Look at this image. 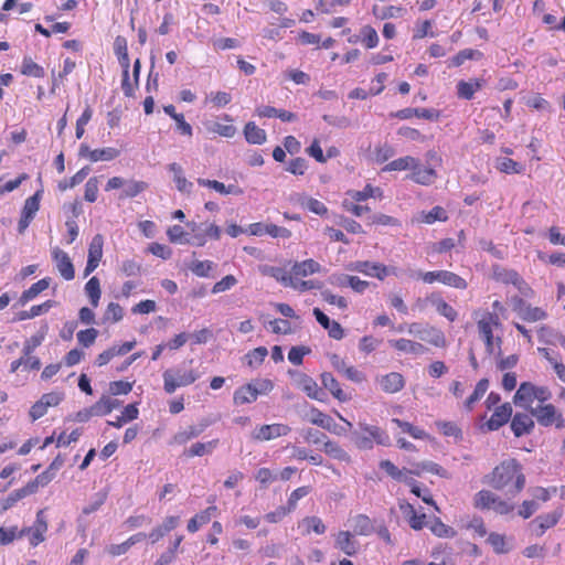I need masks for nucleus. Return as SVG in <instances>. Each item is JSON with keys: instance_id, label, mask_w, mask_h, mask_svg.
Returning <instances> with one entry per match:
<instances>
[{"instance_id": "c9c22d12", "label": "nucleus", "mask_w": 565, "mask_h": 565, "mask_svg": "<svg viewBox=\"0 0 565 565\" xmlns=\"http://www.w3.org/2000/svg\"><path fill=\"white\" fill-rule=\"evenodd\" d=\"M379 466L393 480H396L399 482H406L407 484H408V482H411V479H408V476L412 475L411 473L412 469H407V468L399 469L397 466H395L388 459L381 460Z\"/></svg>"}, {"instance_id": "0e129e2a", "label": "nucleus", "mask_w": 565, "mask_h": 565, "mask_svg": "<svg viewBox=\"0 0 565 565\" xmlns=\"http://www.w3.org/2000/svg\"><path fill=\"white\" fill-rule=\"evenodd\" d=\"M431 533L438 537L452 539L457 532L454 527L445 524L439 518H435L429 525Z\"/></svg>"}, {"instance_id": "423d86ee", "label": "nucleus", "mask_w": 565, "mask_h": 565, "mask_svg": "<svg viewBox=\"0 0 565 565\" xmlns=\"http://www.w3.org/2000/svg\"><path fill=\"white\" fill-rule=\"evenodd\" d=\"M473 505L479 510H493L495 513L507 515L513 512L514 505L490 490H480L473 497Z\"/></svg>"}, {"instance_id": "052dcab7", "label": "nucleus", "mask_w": 565, "mask_h": 565, "mask_svg": "<svg viewBox=\"0 0 565 565\" xmlns=\"http://www.w3.org/2000/svg\"><path fill=\"white\" fill-rule=\"evenodd\" d=\"M495 168L507 174H520L524 171V166L510 158H499Z\"/></svg>"}, {"instance_id": "ddd939ff", "label": "nucleus", "mask_w": 565, "mask_h": 565, "mask_svg": "<svg viewBox=\"0 0 565 565\" xmlns=\"http://www.w3.org/2000/svg\"><path fill=\"white\" fill-rule=\"evenodd\" d=\"M563 516V509L558 508L554 511L536 516L530 522L529 526L535 536H542L547 530L554 527Z\"/></svg>"}, {"instance_id": "79ce46f5", "label": "nucleus", "mask_w": 565, "mask_h": 565, "mask_svg": "<svg viewBox=\"0 0 565 565\" xmlns=\"http://www.w3.org/2000/svg\"><path fill=\"white\" fill-rule=\"evenodd\" d=\"M218 445V439H212L206 443H194L183 451V455L188 458L192 457H202L204 455L211 454Z\"/></svg>"}, {"instance_id": "0eeeda50", "label": "nucleus", "mask_w": 565, "mask_h": 565, "mask_svg": "<svg viewBox=\"0 0 565 565\" xmlns=\"http://www.w3.org/2000/svg\"><path fill=\"white\" fill-rule=\"evenodd\" d=\"M531 415L543 427L554 426L557 429L565 427L563 413L552 403L545 402L531 408Z\"/></svg>"}, {"instance_id": "dca6fc26", "label": "nucleus", "mask_w": 565, "mask_h": 565, "mask_svg": "<svg viewBox=\"0 0 565 565\" xmlns=\"http://www.w3.org/2000/svg\"><path fill=\"white\" fill-rule=\"evenodd\" d=\"M513 310L523 321L526 322L541 321L547 317L546 312L542 308L532 307L530 303H527L521 298H518L514 301Z\"/></svg>"}, {"instance_id": "5fc2aeb1", "label": "nucleus", "mask_w": 565, "mask_h": 565, "mask_svg": "<svg viewBox=\"0 0 565 565\" xmlns=\"http://www.w3.org/2000/svg\"><path fill=\"white\" fill-rule=\"evenodd\" d=\"M372 13L375 18L380 20L393 19L403 17L405 13V9L397 6H387L384 8H379V6H373Z\"/></svg>"}, {"instance_id": "1a4fd4ad", "label": "nucleus", "mask_w": 565, "mask_h": 565, "mask_svg": "<svg viewBox=\"0 0 565 565\" xmlns=\"http://www.w3.org/2000/svg\"><path fill=\"white\" fill-rule=\"evenodd\" d=\"M492 414L487 418V414L480 416L481 429L487 431H495L508 424L512 417V405L509 402L493 408Z\"/></svg>"}, {"instance_id": "412c9836", "label": "nucleus", "mask_w": 565, "mask_h": 565, "mask_svg": "<svg viewBox=\"0 0 565 565\" xmlns=\"http://www.w3.org/2000/svg\"><path fill=\"white\" fill-rule=\"evenodd\" d=\"M348 42L351 44L360 42L365 49L372 50L379 45L380 38L377 31L371 24H365L360 29V34L349 36Z\"/></svg>"}, {"instance_id": "58836bf2", "label": "nucleus", "mask_w": 565, "mask_h": 565, "mask_svg": "<svg viewBox=\"0 0 565 565\" xmlns=\"http://www.w3.org/2000/svg\"><path fill=\"white\" fill-rule=\"evenodd\" d=\"M322 266L315 259H306L302 262H296L291 267V274L295 277H307L320 273Z\"/></svg>"}, {"instance_id": "473e14b6", "label": "nucleus", "mask_w": 565, "mask_h": 565, "mask_svg": "<svg viewBox=\"0 0 565 565\" xmlns=\"http://www.w3.org/2000/svg\"><path fill=\"white\" fill-rule=\"evenodd\" d=\"M380 386L383 392L387 394H394L403 390L405 386L404 376L398 372H391L383 375L379 380Z\"/></svg>"}, {"instance_id": "6ab92c4d", "label": "nucleus", "mask_w": 565, "mask_h": 565, "mask_svg": "<svg viewBox=\"0 0 565 565\" xmlns=\"http://www.w3.org/2000/svg\"><path fill=\"white\" fill-rule=\"evenodd\" d=\"M248 232L250 235H255V236H263V235H269L274 238H277V237H281V238H289L291 237V231L286 228V227H282V226H278V225H275V224H264V223H260V222H257V223H253L249 225L248 227Z\"/></svg>"}, {"instance_id": "680f3d73", "label": "nucleus", "mask_w": 565, "mask_h": 565, "mask_svg": "<svg viewBox=\"0 0 565 565\" xmlns=\"http://www.w3.org/2000/svg\"><path fill=\"white\" fill-rule=\"evenodd\" d=\"M323 451L334 459L340 461L350 462V455L335 441L327 440L323 444Z\"/></svg>"}, {"instance_id": "72a5a7b5", "label": "nucleus", "mask_w": 565, "mask_h": 565, "mask_svg": "<svg viewBox=\"0 0 565 565\" xmlns=\"http://www.w3.org/2000/svg\"><path fill=\"white\" fill-rule=\"evenodd\" d=\"M321 382L324 388H327L331 395L341 403L348 402L351 399V395L347 394L339 383V381L331 373H322Z\"/></svg>"}, {"instance_id": "aec40b11", "label": "nucleus", "mask_w": 565, "mask_h": 565, "mask_svg": "<svg viewBox=\"0 0 565 565\" xmlns=\"http://www.w3.org/2000/svg\"><path fill=\"white\" fill-rule=\"evenodd\" d=\"M388 344L397 352L411 355H423L428 352V348L422 342L406 338L388 340Z\"/></svg>"}, {"instance_id": "f3484780", "label": "nucleus", "mask_w": 565, "mask_h": 565, "mask_svg": "<svg viewBox=\"0 0 565 565\" xmlns=\"http://www.w3.org/2000/svg\"><path fill=\"white\" fill-rule=\"evenodd\" d=\"M510 420V428L515 437L530 435L535 427V422L530 412H518L514 415H512Z\"/></svg>"}, {"instance_id": "37998d69", "label": "nucleus", "mask_w": 565, "mask_h": 565, "mask_svg": "<svg viewBox=\"0 0 565 565\" xmlns=\"http://www.w3.org/2000/svg\"><path fill=\"white\" fill-rule=\"evenodd\" d=\"M244 137L250 145H263L267 140L266 131L254 121H248L244 127Z\"/></svg>"}, {"instance_id": "c03bdc74", "label": "nucleus", "mask_w": 565, "mask_h": 565, "mask_svg": "<svg viewBox=\"0 0 565 565\" xmlns=\"http://www.w3.org/2000/svg\"><path fill=\"white\" fill-rule=\"evenodd\" d=\"M298 386L310 397L321 401L322 390L318 383L309 375L301 374L298 379Z\"/></svg>"}, {"instance_id": "e433bc0d", "label": "nucleus", "mask_w": 565, "mask_h": 565, "mask_svg": "<svg viewBox=\"0 0 565 565\" xmlns=\"http://www.w3.org/2000/svg\"><path fill=\"white\" fill-rule=\"evenodd\" d=\"M52 281L51 277H44L36 282L32 284L28 289H25L19 299L21 306L26 305L29 301L35 299L42 291L46 290L50 287Z\"/></svg>"}, {"instance_id": "9b49d317", "label": "nucleus", "mask_w": 565, "mask_h": 565, "mask_svg": "<svg viewBox=\"0 0 565 565\" xmlns=\"http://www.w3.org/2000/svg\"><path fill=\"white\" fill-rule=\"evenodd\" d=\"M418 276L426 284H434L436 281H439L446 286L454 287L460 290H463L468 287L466 279H463L456 273L449 270H434L419 273Z\"/></svg>"}, {"instance_id": "7ed1b4c3", "label": "nucleus", "mask_w": 565, "mask_h": 565, "mask_svg": "<svg viewBox=\"0 0 565 565\" xmlns=\"http://www.w3.org/2000/svg\"><path fill=\"white\" fill-rule=\"evenodd\" d=\"M398 332L406 331L418 338L420 341L433 345L435 348H445L447 345V339L445 333L437 327L429 323L411 322L401 324L397 328Z\"/></svg>"}, {"instance_id": "4c0bfd02", "label": "nucleus", "mask_w": 565, "mask_h": 565, "mask_svg": "<svg viewBox=\"0 0 565 565\" xmlns=\"http://www.w3.org/2000/svg\"><path fill=\"white\" fill-rule=\"evenodd\" d=\"M427 300H429L436 308V311L445 317L448 321L454 322L458 318V312L456 309L450 306L448 302H446L440 295L438 294H431L429 297H427Z\"/></svg>"}, {"instance_id": "f257e3e1", "label": "nucleus", "mask_w": 565, "mask_h": 565, "mask_svg": "<svg viewBox=\"0 0 565 565\" xmlns=\"http://www.w3.org/2000/svg\"><path fill=\"white\" fill-rule=\"evenodd\" d=\"M487 483L508 495H518L525 487L523 466L514 458L501 461L487 477Z\"/></svg>"}, {"instance_id": "a19ab883", "label": "nucleus", "mask_w": 565, "mask_h": 565, "mask_svg": "<svg viewBox=\"0 0 565 565\" xmlns=\"http://www.w3.org/2000/svg\"><path fill=\"white\" fill-rule=\"evenodd\" d=\"M257 399V393L252 383L239 386L233 394L235 405L254 403Z\"/></svg>"}, {"instance_id": "864d4df0", "label": "nucleus", "mask_w": 565, "mask_h": 565, "mask_svg": "<svg viewBox=\"0 0 565 565\" xmlns=\"http://www.w3.org/2000/svg\"><path fill=\"white\" fill-rule=\"evenodd\" d=\"M352 523L353 532L356 535L366 536L370 535L374 530L372 520L365 514L355 515L352 519Z\"/></svg>"}, {"instance_id": "49530a36", "label": "nucleus", "mask_w": 565, "mask_h": 565, "mask_svg": "<svg viewBox=\"0 0 565 565\" xmlns=\"http://www.w3.org/2000/svg\"><path fill=\"white\" fill-rule=\"evenodd\" d=\"M139 416V409L137 407L136 403L128 404L124 411L121 412L120 416H117L115 420H108L107 424L109 426H113L115 428H120L125 424L137 419Z\"/></svg>"}, {"instance_id": "a18cd8bd", "label": "nucleus", "mask_w": 565, "mask_h": 565, "mask_svg": "<svg viewBox=\"0 0 565 565\" xmlns=\"http://www.w3.org/2000/svg\"><path fill=\"white\" fill-rule=\"evenodd\" d=\"M168 169L173 173V181L177 189L182 193H191L193 184L184 177L182 167L179 163L173 162L169 164Z\"/></svg>"}, {"instance_id": "ea45409f", "label": "nucleus", "mask_w": 565, "mask_h": 565, "mask_svg": "<svg viewBox=\"0 0 565 565\" xmlns=\"http://www.w3.org/2000/svg\"><path fill=\"white\" fill-rule=\"evenodd\" d=\"M118 406L119 401L103 395L96 403L89 406V412L95 416H105L110 414Z\"/></svg>"}, {"instance_id": "2f4dec72", "label": "nucleus", "mask_w": 565, "mask_h": 565, "mask_svg": "<svg viewBox=\"0 0 565 565\" xmlns=\"http://www.w3.org/2000/svg\"><path fill=\"white\" fill-rule=\"evenodd\" d=\"M146 537L147 535L142 532L136 533L119 544H110L106 547V553L111 557L124 555L131 548V546L143 541Z\"/></svg>"}, {"instance_id": "393cba45", "label": "nucleus", "mask_w": 565, "mask_h": 565, "mask_svg": "<svg viewBox=\"0 0 565 565\" xmlns=\"http://www.w3.org/2000/svg\"><path fill=\"white\" fill-rule=\"evenodd\" d=\"M52 256L56 264V268H57L60 275L65 280L74 279L75 269H74L73 263H72L70 256L67 255V253L58 247H55L52 252Z\"/></svg>"}, {"instance_id": "3c124183", "label": "nucleus", "mask_w": 565, "mask_h": 565, "mask_svg": "<svg viewBox=\"0 0 565 565\" xmlns=\"http://www.w3.org/2000/svg\"><path fill=\"white\" fill-rule=\"evenodd\" d=\"M198 183L202 186L211 188L221 194H242L243 191L234 184L226 186L224 183L216 180L198 179Z\"/></svg>"}, {"instance_id": "39448f33", "label": "nucleus", "mask_w": 565, "mask_h": 565, "mask_svg": "<svg viewBox=\"0 0 565 565\" xmlns=\"http://www.w3.org/2000/svg\"><path fill=\"white\" fill-rule=\"evenodd\" d=\"M360 431L354 433V444L361 450H370L374 445L390 446L391 439L386 430L376 425L359 423Z\"/></svg>"}, {"instance_id": "338daca9", "label": "nucleus", "mask_w": 565, "mask_h": 565, "mask_svg": "<svg viewBox=\"0 0 565 565\" xmlns=\"http://www.w3.org/2000/svg\"><path fill=\"white\" fill-rule=\"evenodd\" d=\"M416 158L412 156L401 157L398 159L392 160L384 168L383 171H403L407 169H412L415 167Z\"/></svg>"}, {"instance_id": "f03ea898", "label": "nucleus", "mask_w": 565, "mask_h": 565, "mask_svg": "<svg viewBox=\"0 0 565 565\" xmlns=\"http://www.w3.org/2000/svg\"><path fill=\"white\" fill-rule=\"evenodd\" d=\"M552 397L551 390L545 385H536L533 382H522L513 395V404L524 408L531 413L533 403L536 401L539 404L548 402Z\"/></svg>"}, {"instance_id": "a211bd4d", "label": "nucleus", "mask_w": 565, "mask_h": 565, "mask_svg": "<svg viewBox=\"0 0 565 565\" xmlns=\"http://www.w3.org/2000/svg\"><path fill=\"white\" fill-rule=\"evenodd\" d=\"M487 84L482 77H472L468 81L460 79L456 85L457 97L465 100H471L475 94L481 90Z\"/></svg>"}, {"instance_id": "e2e57ef3", "label": "nucleus", "mask_w": 565, "mask_h": 565, "mask_svg": "<svg viewBox=\"0 0 565 565\" xmlns=\"http://www.w3.org/2000/svg\"><path fill=\"white\" fill-rule=\"evenodd\" d=\"M148 189V183L145 181L130 180L126 181L124 185L121 199H132Z\"/></svg>"}, {"instance_id": "2eb2a0df", "label": "nucleus", "mask_w": 565, "mask_h": 565, "mask_svg": "<svg viewBox=\"0 0 565 565\" xmlns=\"http://www.w3.org/2000/svg\"><path fill=\"white\" fill-rule=\"evenodd\" d=\"M104 238L100 234H96L88 247L87 263L84 269V276L90 275L99 265L103 257Z\"/></svg>"}, {"instance_id": "b1692460", "label": "nucleus", "mask_w": 565, "mask_h": 565, "mask_svg": "<svg viewBox=\"0 0 565 565\" xmlns=\"http://www.w3.org/2000/svg\"><path fill=\"white\" fill-rule=\"evenodd\" d=\"M137 342L136 340L124 342L120 345H114L102 353H99L95 360L97 366H104L108 364L115 356L125 355L130 352Z\"/></svg>"}, {"instance_id": "9d476101", "label": "nucleus", "mask_w": 565, "mask_h": 565, "mask_svg": "<svg viewBox=\"0 0 565 565\" xmlns=\"http://www.w3.org/2000/svg\"><path fill=\"white\" fill-rule=\"evenodd\" d=\"M199 379L194 370L181 373L180 370H166L163 372V388L168 394H172L180 386H189Z\"/></svg>"}, {"instance_id": "09e8293b", "label": "nucleus", "mask_w": 565, "mask_h": 565, "mask_svg": "<svg viewBox=\"0 0 565 565\" xmlns=\"http://www.w3.org/2000/svg\"><path fill=\"white\" fill-rule=\"evenodd\" d=\"M20 73L28 77L42 78L45 76L44 67L33 61L31 56H24Z\"/></svg>"}, {"instance_id": "4d7b16f0", "label": "nucleus", "mask_w": 565, "mask_h": 565, "mask_svg": "<svg viewBox=\"0 0 565 565\" xmlns=\"http://www.w3.org/2000/svg\"><path fill=\"white\" fill-rule=\"evenodd\" d=\"M483 56V54L473 49H465L459 51L456 55H454L449 61V66L452 67H459L461 66L467 60H480Z\"/></svg>"}, {"instance_id": "13d9d810", "label": "nucleus", "mask_w": 565, "mask_h": 565, "mask_svg": "<svg viewBox=\"0 0 565 565\" xmlns=\"http://www.w3.org/2000/svg\"><path fill=\"white\" fill-rule=\"evenodd\" d=\"M182 541L183 535H177L171 546L158 557V559L154 562V565H169L172 563L177 556Z\"/></svg>"}, {"instance_id": "cd10ccee", "label": "nucleus", "mask_w": 565, "mask_h": 565, "mask_svg": "<svg viewBox=\"0 0 565 565\" xmlns=\"http://www.w3.org/2000/svg\"><path fill=\"white\" fill-rule=\"evenodd\" d=\"M408 178L420 185H430L437 179V172L433 168L422 167L419 160L416 159L415 167H412Z\"/></svg>"}, {"instance_id": "c85d7f7f", "label": "nucleus", "mask_w": 565, "mask_h": 565, "mask_svg": "<svg viewBox=\"0 0 565 565\" xmlns=\"http://www.w3.org/2000/svg\"><path fill=\"white\" fill-rule=\"evenodd\" d=\"M313 315L320 326L328 331L330 338L341 340L344 337V330L341 324L337 321H331L319 308L313 309Z\"/></svg>"}, {"instance_id": "bb28decb", "label": "nucleus", "mask_w": 565, "mask_h": 565, "mask_svg": "<svg viewBox=\"0 0 565 565\" xmlns=\"http://www.w3.org/2000/svg\"><path fill=\"white\" fill-rule=\"evenodd\" d=\"M307 417L308 422L312 425L319 426L330 433L339 434L338 425L333 418L317 407H311L307 414Z\"/></svg>"}, {"instance_id": "5701e85b", "label": "nucleus", "mask_w": 565, "mask_h": 565, "mask_svg": "<svg viewBox=\"0 0 565 565\" xmlns=\"http://www.w3.org/2000/svg\"><path fill=\"white\" fill-rule=\"evenodd\" d=\"M351 269L365 276L375 277L379 280L386 278V265L369 260H358L351 265Z\"/></svg>"}, {"instance_id": "8fccbe9b", "label": "nucleus", "mask_w": 565, "mask_h": 565, "mask_svg": "<svg viewBox=\"0 0 565 565\" xmlns=\"http://www.w3.org/2000/svg\"><path fill=\"white\" fill-rule=\"evenodd\" d=\"M431 556L435 561L429 562L427 565H454L451 558V547L447 544H439L434 547Z\"/></svg>"}, {"instance_id": "603ef678", "label": "nucleus", "mask_w": 565, "mask_h": 565, "mask_svg": "<svg viewBox=\"0 0 565 565\" xmlns=\"http://www.w3.org/2000/svg\"><path fill=\"white\" fill-rule=\"evenodd\" d=\"M114 52L118 58L121 68H130L127 40L118 35L114 42Z\"/></svg>"}, {"instance_id": "774afa93", "label": "nucleus", "mask_w": 565, "mask_h": 565, "mask_svg": "<svg viewBox=\"0 0 565 565\" xmlns=\"http://www.w3.org/2000/svg\"><path fill=\"white\" fill-rule=\"evenodd\" d=\"M349 194L355 202H363L370 198H381L383 192L380 188H374L371 184H366L363 190L351 191Z\"/></svg>"}, {"instance_id": "c756f323", "label": "nucleus", "mask_w": 565, "mask_h": 565, "mask_svg": "<svg viewBox=\"0 0 565 565\" xmlns=\"http://www.w3.org/2000/svg\"><path fill=\"white\" fill-rule=\"evenodd\" d=\"M79 152L87 156L92 162L110 161L119 156V150L113 147L90 150L88 146L82 145Z\"/></svg>"}, {"instance_id": "a878e982", "label": "nucleus", "mask_w": 565, "mask_h": 565, "mask_svg": "<svg viewBox=\"0 0 565 565\" xmlns=\"http://www.w3.org/2000/svg\"><path fill=\"white\" fill-rule=\"evenodd\" d=\"M335 548L348 556H354L359 552L360 544L349 531H340L334 539Z\"/></svg>"}, {"instance_id": "6e6552de", "label": "nucleus", "mask_w": 565, "mask_h": 565, "mask_svg": "<svg viewBox=\"0 0 565 565\" xmlns=\"http://www.w3.org/2000/svg\"><path fill=\"white\" fill-rule=\"evenodd\" d=\"M49 523L45 515V509H40L36 512L35 520L31 526H24L19 531L20 537H28L31 546L35 547L43 543L46 539Z\"/></svg>"}, {"instance_id": "69168bd1", "label": "nucleus", "mask_w": 565, "mask_h": 565, "mask_svg": "<svg viewBox=\"0 0 565 565\" xmlns=\"http://www.w3.org/2000/svg\"><path fill=\"white\" fill-rule=\"evenodd\" d=\"M487 542L491 545L497 554H505L510 551L507 537L503 534L491 532L488 535Z\"/></svg>"}, {"instance_id": "6e6d98bb", "label": "nucleus", "mask_w": 565, "mask_h": 565, "mask_svg": "<svg viewBox=\"0 0 565 565\" xmlns=\"http://www.w3.org/2000/svg\"><path fill=\"white\" fill-rule=\"evenodd\" d=\"M300 526L303 527L302 533L309 535L311 532L316 534H323L327 530L322 520L318 516H306L300 522Z\"/></svg>"}, {"instance_id": "7c9ffc66", "label": "nucleus", "mask_w": 565, "mask_h": 565, "mask_svg": "<svg viewBox=\"0 0 565 565\" xmlns=\"http://www.w3.org/2000/svg\"><path fill=\"white\" fill-rule=\"evenodd\" d=\"M209 426L207 423H201L200 425L189 426L186 429L179 430L175 433L171 440V445H185L188 441L199 437L205 428Z\"/></svg>"}, {"instance_id": "4be33fe9", "label": "nucleus", "mask_w": 565, "mask_h": 565, "mask_svg": "<svg viewBox=\"0 0 565 565\" xmlns=\"http://www.w3.org/2000/svg\"><path fill=\"white\" fill-rule=\"evenodd\" d=\"M392 117L398 118L401 120L411 119L413 117L423 118L427 120H438L440 117V113L434 108H403L397 110L396 113L391 114Z\"/></svg>"}, {"instance_id": "f704fd0d", "label": "nucleus", "mask_w": 565, "mask_h": 565, "mask_svg": "<svg viewBox=\"0 0 565 565\" xmlns=\"http://www.w3.org/2000/svg\"><path fill=\"white\" fill-rule=\"evenodd\" d=\"M223 119L226 124H222L218 121H210L205 124V129L209 134L217 135L225 138H232L236 134V128L232 125L233 119L225 115Z\"/></svg>"}, {"instance_id": "f8f14e48", "label": "nucleus", "mask_w": 565, "mask_h": 565, "mask_svg": "<svg viewBox=\"0 0 565 565\" xmlns=\"http://www.w3.org/2000/svg\"><path fill=\"white\" fill-rule=\"evenodd\" d=\"M42 194L43 190H38L33 195L29 196L24 201L20 220L18 222V232L20 234H23L25 232V230L29 227L31 222L34 220L36 213L39 212Z\"/></svg>"}, {"instance_id": "de8ad7c7", "label": "nucleus", "mask_w": 565, "mask_h": 565, "mask_svg": "<svg viewBox=\"0 0 565 565\" xmlns=\"http://www.w3.org/2000/svg\"><path fill=\"white\" fill-rule=\"evenodd\" d=\"M430 472L441 478H448V472L440 465L433 461L417 462L413 466L411 473L420 476L423 472Z\"/></svg>"}, {"instance_id": "20e7f679", "label": "nucleus", "mask_w": 565, "mask_h": 565, "mask_svg": "<svg viewBox=\"0 0 565 565\" xmlns=\"http://www.w3.org/2000/svg\"><path fill=\"white\" fill-rule=\"evenodd\" d=\"M477 319V327L481 339L484 342L486 350L489 354H494L495 347L500 349L502 344V339L498 337L494 339L493 330L501 327V320L499 313L484 311L479 315L475 313Z\"/></svg>"}, {"instance_id": "bf43d9fd", "label": "nucleus", "mask_w": 565, "mask_h": 565, "mask_svg": "<svg viewBox=\"0 0 565 565\" xmlns=\"http://www.w3.org/2000/svg\"><path fill=\"white\" fill-rule=\"evenodd\" d=\"M85 292L89 299L90 305L96 308L99 305L102 290H100V281L94 276L92 277L85 285Z\"/></svg>"}, {"instance_id": "4468645a", "label": "nucleus", "mask_w": 565, "mask_h": 565, "mask_svg": "<svg viewBox=\"0 0 565 565\" xmlns=\"http://www.w3.org/2000/svg\"><path fill=\"white\" fill-rule=\"evenodd\" d=\"M291 428L286 424L275 423L262 425L254 429L252 439L255 441H268L278 437L287 436Z\"/></svg>"}]
</instances>
